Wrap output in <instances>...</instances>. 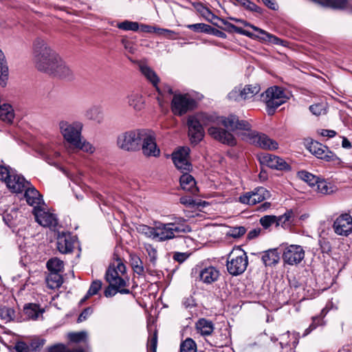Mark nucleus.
<instances>
[{
	"label": "nucleus",
	"instance_id": "nucleus-1",
	"mask_svg": "<svg viewBox=\"0 0 352 352\" xmlns=\"http://www.w3.org/2000/svg\"><path fill=\"white\" fill-rule=\"evenodd\" d=\"M188 133L192 143L197 144L204 137L203 126H208V133L214 140L230 146L236 144V140L229 131L234 127L248 129L245 120H239L234 115L228 117H216L201 113L188 118Z\"/></svg>",
	"mask_w": 352,
	"mask_h": 352
},
{
	"label": "nucleus",
	"instance_id": "nucleus-2",
	"mask_svg": "<svg viewBox=\"0 0 352 352\" xmlns=\"http://www.w3.org/2000/svg\"><path fill=\"white\" fill-rule=\"evenodd\" d=\"M60 56L50 47L48 42L37 38L33 43V60L36 67L50 74Z\"/></svg>",
	"mask_w": 352,
	"mask_h": 352
},
{
	"label": "nucleus",
	"instance_id": "nucleus-3",
	"mask_svg": "<svg viewBox=\"0 0 352 352\" xmlns=\"http://www.w3.org/2000/svg\"><path fill=\"white\" fill-rule=\"evenodd\" d=\"M105 278L107 282L114 287L119 293L122 294L130 293V290L125 288L129 279L126 274V267L121 259L118 258L110 264L106 272Z\"/></svg>",
	"mask_w": 352,
	"mask_h": 352
},
{
	"label": "nucleus",
	"instance_id": "nucleus-4",
	"mask_svg": "<svg viewBox=\"0 0 352 352\" xmlns=\"http://www.w3.org/2000/svg\"><path fill=\"white\" fill-rule=\"evenodd\" d=\"M190 230V228L183 219H178L168 223H159L156 225L155 240H170Z\"/></svg>",
	"mask_w": 352,
	"mask_h": 352
},
{
	"label": "nucleus",
	"instance_id": "nucleus-5",
	"mask_svg": "<svg viewBox=\"0 0 352 352\" xmlns=\"http://www.w3.org/2000/svg\"><path fill=\"white\" fill-rule=\"evenodd\" d=\"M245 122L249 125L248 129L236 126L233 128L232 131L237 129L243 131L241 133L242 139L263 149L274 150L278 148V143L276 141L270 139L265 134L252 131L251 124L248 122Z\"/></svg>",
	"mask_w": 352,
	"mask_h": 352
},
{
	"label": "nucleus",
	"instance_id": "nucleus-6",
	"mask_svg": "<svg viewBox=\"0 0 352 352\" xmlns=\"http://www.w3.org/2000/svg\"><path fill=\"white\" fill-rule=\"evenodd\" d=\"M289 99L285 91L278 87L274 86L268 88L261 96V100L266 104L268 115H273L274 111Z\"/></svg>",
	"mask_w": 352,
	"mask_h": 352
},
{
	"label": "nucleus",
	"instance_id": "nucleus-7",
	"mask_svg": "<svg viewBox=\"0 0 352 352\" xmlns=\"http://www.w3.org/2000/svg\"><path fill=\"white\" fill-rule=\"evenodd\" d=\"M144 131L145 129H134L121 133L117 139L118 146L126 151L139 150Z\"/></svg>",
	"mask_w": 352,
	"mask_h": 352
},
{
	"label": "nucleus",
	"instance_id": "nucleus-8",
	"mask_svg": "<svg viewBox=\"0 0 352 352\" xmlns=\"http://www.w3.org/2000/svg\"><path fill=\"white\" fill-rule=\"evenodd\" d=\"M248 265V256L241 249L233 250L228 255L226 267L230 274L238 276L243 274L245 271Z\"/></svg>",
	"mask_w": 352,
	"mask_h": 352
},
{
	"label": "nucleus",
	"instance_id": "nucleus-9",
	"mask_svg": "<svg viewBox=\"0 0 352 352\" xmlns=\"http://www.w3.org/2000/svg\"><path fill=\"white\" fill-rule=\"evenodd\" d=\"M58 129L63 139L72 146L82 136V124L80 122L61 120L58 123Z\"/></svg>",
	"mask_w": 352,
	"mask_h": 352
},
{
	"label": "nucleus",
	"instance_id": "nucleus-10",
	"mask_svg": "<svg viewBox=\"0 0 352 352\" xmlns=\"http://www.w3.org/2000/svg\"><path fill=\"white\" fill-rule=\"evenodd\" d=\"M308 149L309 152L317 158L327 162H332L336 166H341L342 161L329 148L318 142H311Z\"/></svg>",
	"mask_w": 352,
	"mask_h": 352
},
{
	"label": "nucleus",
	"instance_id": "nucleus-11",
	"mask_svg": "<svg viewBox=\"0 0 352 352\" xmlns=\"http://www.w3.org/2000/svg\"><path fill=\"white\" fill-rule=\"evenodd\" d=\"M195 101L188 94H175L171 102V110L176 116H182L192 109Z\"/></svg>",
	"mask_w": 352,
	"mask_h": 352
},
{
	"label": "nucleus",
	"instance_id": "nucleus-12",
	"mask_svg": "<svg viewBox=\"0 0 352 352\" xmlns=\"http://www.w3.org/2000/svg\"><path fill=\"white\" fill-rule=\"evenodd\" d=\"M305 257V250L298 245H287L284 246L283 259L285 263L293 265L300 263Z\"/></svg>",
	"mask_w": 352,
	"mask_h": 352
},
{
	"label": "nucleus",
	"instance_id": "nucleus-13",
	"mask_svg": "<svg viewBox=\"0 0 352 352\" xmlns=\"http://www.w3.org/2000/svg\"><path fill=\"white\" fill-rule=\"evenodd\" d=\"M270 197V192L263 187L256 188L254 190L247 192L239 198L241 204L255 205Z\"/></svg>",
	"mask_w": 352,
	"mask_h": 352
},
{
	"label": "nucleus",
	"instance_id": "nucleus-14",
	"mask_svg": "<svg viewBox=\"0 0 352 352\" xmlns=\"http://www.w3.org/2000/svg\"><path fill=\"white\" fill-rule=\"evenodd\" d=\"M36 221L43 227H55L57 223V219L54 214L50 212L45 204L33 210Z\"/></svg>",
	"mask_w": 352,
	"mask_h": 352
},
{
	"label": "nucleus",
	"instance_id": "nucleus-15",
	"mask_svg": "<svg viewBox=\"0 0 352 352\" xmlns=\"http://www.w3.org/2000/svg\"><path fill=\"white\" fill-rule=\"evenodd\" d=\"M334 232L340 236H348L352 232V217L348 213L338 216L333 222Z\"/></svg>",
	"mask_w": 352,
	"mask_h": 352
},
{
	"label": "nucleus",
	"instance_id": "nucleus-16",
	"mask_svg": "<svg viewBox=\"0 0 352 352\" xmlns=\"http://www.w3.org/2000/svg\"><path fill=\"white\" fill-rule=\"evenodd\" d=\"M189 151L190 149L188 147H182L172 155L175 167L182 172L189 171L191 168V164L188 160Z\"/></svg>",
	"mask_w": 352,
	"mask_h": 352
},
{
	"label": "nucleus",
	"instance_id": "nucleus-17",
	"mask_svg": "<svg viewBox=\"0 0 352 352\" xmlns=\"http://www.w3.org/2000/svg\"><path fill=\"white\" fill-rule=\"evenodd\" d=\"M142 149L144 155L157 157L160 155V151L157 148L153 133L145 129L142 139Z\"/></svg>",
	"mask_w": 352,
	"mask_h": 352
},
{
	"label": "nucleus",
	"instance_id": "nucleus-18",
	"mask_svg": "<svg viewBox=\"0 0 352 352\" xmlns=\"http://www.w3.org/2000/svg\"><path fill=\"white\" fill-rule=\"evenodd\" d=\"M258 159L261 164L271 168L277 170H287L289 168L287 163L283 159L276 155L263 153L258 157Z\"/></svg>",
	"mask_w": 352,
	"mask_h": 352
},
{
	"label": "nucleus",
	"instance_id": "nucleus-19",
	"mask_svg": "<svg viewBox=\"0 0 352 352\" xmlns=\"http://www.w3.org/2000/svg\"><path fill=\"white\" fill-rule=\"evenodd\" d=\"M127 104L135 111H142L145 107V98L141 91L133 90L125 98Z\"/></svg>",
	"mask_w": 352,
	"mask_h": 352
},
{
	"label": "nucleus",
	"instance_id": "nucleus-20",
	"mask_svg": "<svg viewBox=\"0 0 352 352\" xmlns=\"http://www.w3.org/2000/svg\"><path fill=\"white\" fill-rule=\"evenodd\" d=\"M30 183L25 180V179L19 175H16L14 173H12L11 176L6 180L7 187L13 192L19 193L23 191Z\"/></svg>",
	"mask_w": 352,
	"mask_h": 352
},
{
	"label": "nucleus",
	"instance_id": "nucleus-21",
	"mask_svg": "<svg viewBox=\"0 0 352 352\" xmlns=\"http://www.w3.org/2000/svg\"><path fill=\"white\" fill-rule=\"evenodd\" d=\"M75 243V237L69 233L59 234L57 237V248L63 254L72 252Z\"/></svg>",
	"mask_w": 352,
	"mask_h": 352
},
{
	"label": "nucleus",
	"instance_id": "nucleus-22",
	"mask_svg": "<svg viewBox=\"0 0 352 352\" xmlns=\"http://www.w3.org/2000/svg\"><path fill=\"white\" fill-rule=\"evenodd\" d=\"M24 190V197L28 204L33 207V210L45 204L41 195L31 184Z\"/></svg>",
	"mask_w": 352,
	"mask_h": 352
},
{
	"label": "nucleus",
	"instance_id": "nucleus-23",
	"mask_svg": "<svg viewBox=\"0 0 352 352\" xmlns=\"http://www.w3.org/2000/svg\"><path fill=\"white\" fill-rule=\"evenodd\" d=\"M219 271L213 266L202 268L199 272V280L205 284H212L217 281L219 277Z\"/></svg>",
	"mask_w": 352,
	"mask_h": 352
},
{
	"label": "nucleus",
	"instance_id": "nucleus-24",
	"mask_svg": "<svg viewBox=\"0 0 352 352\" xmlns=\"http://www.w3.org/2000/svg\"><path fill=\"white\" fill-rule=\"evenodd\" d=\"M53 70L49 74L54 75L62 78L70 79L73 76V72L65 62L59 58L57 63L54 65Z\"/></svg>",
	"mask_w": 352,
	"mask_h": 352
},
{
	"label": "nucleus",
	"instance_id": "nucleus-25",
	"mask_svg": "<svg viewBox=\"0 0 352 352\" xmlns=\"http://www.w3.org/2000/svg\"><path fill=\"white\" fill-rule=\"evenodd\" d=\"M231 19L233 21H237V22L243 23L245 26H249L252 29H253L254 31L258 32L259 34H262V36L260 37L261 39H262L265 41H267L271 43L276 44V45H283V41H282L277 36H276L273 34H271L267 32L266 31H265L254 25H251V24H250L247 22H245L242 20H239V19H234V18H231Z\"/></svg>",
	"mask_w": 352,
	"mask_h": 352
},
{
	"label": "nucleus",
	"instance_id": "nucleus-26",
	"mask_svg": "<svg viewBox=\"0 0 352 352\" xmlns=\"http://www.w3.org/2000/svg\"><path fill=\"white\" fill-rule=\"evenodd\" d=\"M140 70L142 74L146 78V80L149 81L160 94V89L157 86L160 82V78L158 77L156 72L146 64H140Z\"/></svg>",
	"mask_w": 352,
	"mask_h": 352
},
{
	"label": "nucleus",
	"instance_id": "nucleus-27",
	"mask_svg": "<svg viewBox=\"0 0 352 352\" xmlns=\"http://www.w3.org/2000/svg\"><path fill=\"white\" fill-rule=\"evenodd\" d=\"M23 311L26 317L33 320L42 318L43 314L45 311L44 309L41 308L38 305L34 303L25 305Z\"/></svg>",
	"mask_w": 352,
	"mask_h": 352
},
{
	"label": "nucleus",
	"instance_id": "nucleus-28",
	"mask_svg": "<svg viewBox=\"0 0 352 352\" xmlns=\"http://www.w3.org/2000/svg\"><path fill=\"white\" fill-rule=\"evenodd\" d=\"M179 182L182 188L184 190L189 191L192 194H195L197 192L195 180L188 173H184L180 177Z\"/></svg>",
	"mask_w": 352,
	"mask_h": 352
},
{
	"label": "nucleus",
	"instance_id": "nucleus-29",
	"mask_svg": "<svg viewBox=\"0 0 352 352\" xmlns=\"http://www.w3.org/2000/svg\"><path fill=\"white\" fill-rule=\"evenodd\" d=\"M41 155L48 164L52 165H55L56 160L60 157V152L54 150L51 146H44L41 150Z\"/></svg>",
	"mask_w": 352,
	"mask_h": 352
},
{
	"label": "nucleus",
	"instance_id": "nucleus-30",
	"mask_svg": "<svg viewBox=\"0 0 352 352\" xmlns=\"http://www.w3.org/2000/svg\"><path fill=\"white\" fill-rule=\"evenodd\" d=\"M198 333L202 336H209L214 330L213 323L205 318L199 319L195 324Z\"/></svg>",
	"mask_w": 352,
	"mask_h": 352
},
{
	"label": "nucleus",
	"instance_id": "nucleus-31",
	"mask_svg": "<svg viewBox=\"0 0 352 352\" xmlns=\"http://www.w3.org/2000/svg\"><path fill=\"white\" fill-rule=\"evenodd\" d=\"M85 116L89 120L101 122L103 120L102 108L98 105L93 106L87 110Z\"/></svg>",
	"mask_w": 352,
	"mask_h": 352
},
{
	"label": "nucleus",
	"instance_id": "nucleus-32",
	"mask_svg": "<svg viewBox=\"0 0 352 352\" xmlns=\"http://www.w3.org/2000/svg\"><path fill=\"white\" fill-rule=\"evenodd\" d=\"M289 337L290 334L289 331L285 334H283L280 338V344L283 349H285L286 352H295L294 348L298 344V339L294 336H293V341L292 344H290L287 341Z\"/></svg>",
	"mask_w": 352,
	"mask_h": 352
},
{
	"label": "nucleus",
	"instance_id": "nucleus-33",
	"mask_svg": "<svg viewBox=\"0 0 352 352\" xmlns=\"http://www.w3.org/2000/svg\"><path fill=\"white\" fill-rule=\"evenodd\" d=\"M314 188V190L322 195H329L334 191V187L333 185L320 177Z\"/></svg>",
	"mask_w": 352,
	"mask_h": 352
},
{
	"label": "nucleus",
	"instance_id": "nucleus-34",
	"mask_svg": "<svg viewBox=\"0 0 352 352\" xmlns=\"http://www.w3.org/2000/svg\"><path fill=\"white\" fill-rule=\"evenodd\" d=\"M8 76V68L5 59V56L0 50V85L4 87Z\"/></svg>",
	"mask_w": 352,
	"mask_h": 352
},
{
	"label": "nucleus",
	"instance_id": "nucleus-35",
	"mask_svg": "<svg viewBox=\"0 0 352 352\" xmlns=\"http://www.w3.org/2000/svg\"><path fill=\"white\" fill-rule=\"evenodd\" d=\"M279 255L276 249L265 251L262 256V261L265 265H272L278 263Z\"/></svg>",
	"mask_w": 352,
	"mask_h": 352
},
{
	"label": "nucleus",
	"instance_id": "nucleus-36",
	"mask_svg": "<svg viewBox=\"0 0 352 352\" xmlns=\"http://www.w3.org/2000/svg\"><path fill=\"white\" fill-rule=\"evenodd\" d=\"M14 116V110L9 104H0V119L3 121L10 122Z\"/></svg>",
	"mask_w": 352,
	"mask_h": 352
},
{
	"label": "nucleus",
	"instance_id": "nucleus-37",
	"mask_svg": "<svg viewBox=\"0 0 352 352\" xmlns=\"http://www.w3.org/2000/svg\"><path fill=\"white\" fill-rule=\"evenodd\" d=\"M73 147L89 154H93L96 151L94 146L89 142L85 140L82 136L73 146Z\"/></svg>",
	"mask_w": 352,
	"mask_h": 352
},
{
	"label": "nucleus",
	"instance_id": "nucleus-38",
	"mask_svg": "<svg viewBox=\"0 0 352 352\" xmlns=\"http://www.w3.org/2000/svg\"><path fill=\"white\" fill-rule=\"evenodd\" d=\"M47 286L50 289H56L59 287L63 283L61 276L58 273L50 272L46 278Z\"/></svg>",
	"mask_w": 352,
	"mask_h": 352
},
{
	"label": "nucleus",
	"instance_id": "nucleus-39",
	"mask_svg": "<svg viewBox=\"0 0 352 352\" xmlns=\"http://www.w3.org/2000/svg\"><path fill=\"white\" fill-rule=\"evenodd\" d=\"M293 212L287 211L283 215L276 217V227L281 226L283 228H288L293 223Z\"/></svg>",
	"mask_w": 352,
	"mask_h": 352
},
{
	"label": "nucleus",
	"instance_id": "nucleus-40",
	"mask_svg": "<svg viewBox=\"0 0 352 352\" xmlns=\"http://www.w3.org/2000/svg\"><path fill=\"white\" fill-rule=\"evenodd\" d=\"M309 109L316 116H324L327 113L328 104L325 101H321L310 105Z\"/></svg>",
	"mask_w": 352,
	"mask_h": 352
},
{
	"label": "nucleus",
	"instance_id": "nucleus-41",
	"mask_svg": "<svg viewBox=\"0 0 352 352\" xmlns=\"http://www.w3.org/2000/svg\"><path fill=\"white\" fill-rule=\"evenodd\" d=\"M136 230L139 234L144 235L147 238L155 239L156 226L155 227H150L141 224L136 227Z\"/></svg>",
	"mask_w": 352,
	"mask_h": 352
},
{
	"label": "nucleus",
	"instance_id": "nucleus-42",
	"mask_svg": "<svg viewBox=\"0 0 352 352\" xmlns=\"http://www.w3.org/2000/svg\"><path fill=\"white\" fill-rule=\"evenodd\" d=\"M47 267L50 272L59 273L63 270L64 263L58 258H52L47 261Z\"/></svg>",
	"mask_w": 352,
	"mask_h": 352
},
{
	"label": "nucleus",
	"instance_id": "nucleus-43",
	"mask_svg": "<svg viewBox=\"0 0 352 352\" xmlns=\"http://www.w3.org/2000/svg\"><path fill=\"white\" fill-rule=\"evenodd\" d=\"M299 178L307 182L310 186L314 188L319 177L305 170L298 173Z\"/></svg>",
	"mask_w": 352,
	"mask_h": 352
},
{
	"label": "nucleus",
	"instance_id": "nucleus-44",
	"mask_svg": "<svg viewBox=\"0 0 352 352\" xmlns=\"http://www.w3.org/2000/svg\"><path fill=\"white\" fill-rule=\"evenodd\" d=\"M261 90L258 85H247L242 89L244 99H250L257 94Z\"/></svg>",
	"mask_w": 352,
	"mask_h": 352
},
{
	"label": "nucleus",
	"instance_id": "nucleus-45",
	"mask_svg": "<svg viewBox=\"0 0 352 352\" xmlns=\"http://www.w3.org/2000/svg\"><path fill=\"white\" fill-rule=\"evenodd\" d=\"M131 265L135 273L138 275H142L144 274V268L143 263L138 256L135 255L131 256Z\"/></svg>",
	"mask_w": 352,
	"mask_h": 352
},
{
	"label": "nucleus",
	"instance_id": "nucleus-46",
	"mask_svg": "<svg viewBox=\"0 0 352 352\" xmlns=\"http://www.w3.org/2000/svg\"><path fill=\"white\" fill-rule=\"evenodd\" d=\"M102 287V282L100 280H94L91 283L90 287L85 295V296L81 300V302H85L90 296L96 295Z\"/></svg>",
	"mask_w": 352,
	"mask_h": 352
},
{
	"label": "nucleus",
	"instance_id": "nucleus-47",
	"mask_svg": "<svg viewBox=\"0 0 352 352\" xmlns=\"http://www.w3.org/2000/svg\"><path fill=\"white\" fill-rule=\"evenodd\" d=\"M0 317L4 321L10 322L14 318L15 311L11 307H3L0 309Z\"/></svg>",
	"mask_w": 352,
	"mask_h": 352
},
{
	"label": "nucleus",
	"instance_id": "nucleus-48",
	"mask_svg": "<svg viewBox=\"0 0 352 352\" xmlns=\"http://www.w3.org/2000/svg\"><path fill=\"white\" fill-rule=\"evenodd\" d=\"M197 345L191 338L186 339L180 345V352H196Z\"/></svg>",
	"mask_w": 352,
	"mask_h": 352
},
{
	"label": "nucleus",
	"instance_id": "nucleus-49",
	"mask_svg": "<svg viewBox=\"0 0 352 352\" xmlns=\"http://www.w3.org/2000/svg\"><path fill=\"white\" fill-rule=\"evenodd\" d=\"M117 27L119 29L129 31H138L139 30V24L137 22L124 21L121 23H118Z\"/></svg>",
	"mask_w": 352,
	"mask_h": 352
},
{
	"label": "nucleus",
	"instance_id": "nucleus-50",
	"mask_svg": "<svg viewBox=\"0 0 352 352\" xmlns=\"http://www.w3.org/2000/svg\"><path fill=\"white\" fill-rule=\"evenodd\" d=\"M186 28L193 30L196 32H207L209 33L212 30L211 26L205 24V23H195V24H190L187 25Z\"/></svg>",
	"mask_w": 352,
	"mask_h": 352
},
{
	"label": "nucleus",
	"instance_id": "nucleus-51",
	"mask_svg": "<svg viewBox=\"0 0 352 352\" xmlns=\"http://www.w3.org/2000/svg\"><path fill=\"white\" fill-rule=\"evenodd\" d=\"M260 223L265 229H267L272 225L276 226V217L273 215L264 216L260 219Z\"/></svg>",
	"mask_w": 352,
	"mask_h": 352
},
{
	"label": "nucleus",
	"instance_id": "nucleus-52",
	"mask_svg": "<svg viewBox=\"0 0 352 352\" xmlns=\"http://www.w3.org/2000/svg\"><path fill=\"white\" fill-rule=\"evenodd\" d=\"M196 10L206 19L210 20L211 18H215V16L211 11L201 3L195 6Z\"/></svg>",
	"mask_w": 352,
	"mask_h": 352
},
{
	"label": "nucleus",
	"instance_id": "nucleus-53",
	"mask_svg": "<svg viewBox=\"0 0 352 352\" xmlns=\"http://www.w3.org/2000/svg\"><path fill=\"white\" fill-rule=\"evenodd\" d=\"M228 98L231 100L239 101L241 100H245L243 98L242 89L239 87H235L232 89L228 96Z\"/></svg>",
	"mask_w": 352,
	"mask_h": 352
},
{
	"label": "nucleus",
	"instance_id": "nucleus-54",
	"mask_svg": "<svg viewBox=\"0 0 352 352\" xmlns=\"http://www.w3.org/2000/svg\"><path fill=\"white\" fill-rule=\"evenodd\" d=\"M157 344V333L155 332L154 334L148 338L147 343V349L148 352H156Z\"/></svg>",
	"mask_w": 352,
	"mask_h": 352
},
{
	"label": "nucleus",
	"instance_id": "nucleus-55",
	"mask_svg": "<svg viewBox=\"0 0 352 352\" xmlns=\"http://www.w3.org/2000/svg\"><path fill=\"white\" fill-rule=\"evenodd\" d=\"M346 3V0H324V5L334 8H342Z\"/></svg>",
	"mask_w": 352,
	"mask_h": 352
},
{
	"label": "nucleus",
	"instance_id": "nucleus-56",
	"mask_svg": "<svg viewBox=\"0 0 352 352\" xmlns=\"http://www.w3.org/2000/svg\"><path fill=\"white\" fill-rule=\"evenodd\" d=\"M146 252H147L150 261L152 263H155L157 259V250L151 244H145L144 245Z\"/></svg>",
	"mask_w": 352,
	"mask_h": 352
},
{
	"label": "nucleus",
	"instance_id": "nucleus-57",
	"mask_svg": "<svg viewBox=\"0 0 352 352\" xmlns=\"http://www.w3.org/2000/svg\"><path fill=\"white\" fill-rule=\"evenodd\" d=\"M159 35L164 36V37L167 38H175L176 36V33L168 29H163V28H157L156 29V32Z\"/></svg>",
	"mask_w": 352,
	"mask_h": 352
},
{
	"label": "nucleus",
	"instance_id": "nucleus-58",
	"mask_svg": "<svg viewBox=\"0 0 352 352\" xmlns=\"http://www.w3.org/2000/svg\"><path fill=\"white\" fill-rule=\"evenodd\" d=\"M86 333L84 331L78 332V333H70L68 334L69 339L75 342H80L86 338Z\"/></svg>",
	"mask_w": 352,
	"mask_h": 352
},
{
	"label": "nucleus",
	"instance_id": "nucleus-59",
	"mask_svg": "<svg viewBox=\"0 0 352 352\" xmlns=\"http://www.w3.org/2000/svg\"><path fill=\"white\" fill-rule=\"evenodd\" d=\"M12 173L8 167L0 166V180L5 182L6 184V180H8Z\"/></svg>",
	"mask_w": 352,
	"mask_h": 352
},
{
	"label": "nucleus",
	"instance_id": "nucleus-60",
	"mask_svg": "<svg viewBox=\"0 0 352 352\" xmlns=\"http://www.w3.org/2000/svg\"><path fill=\"white\" fill-rule=\"evenodd\" d=\"M50 352H84L82 349H75L70 351L67 349L63 344H57L52 346L50 349Z\"/></svg>",
	"mask_w": 352,
	"mask_h": 352
},
{
	"label": "nucleus",
	"instance_id": "nucleus-61",
	"mask_svg": "<svg viewBox=\"0 0 352 352\" xmlns=\"http://www.w3.org/2000/svg\"><path fill=\"white\" fill-rule=\"evenodd\" d=\"M245 233V229L244 227H236L233 228L230 231V235L234 238H239Z\"/></svg>",
	"mask_w": 352,
	"mask_h": 352
},
{
	"label": "nucleus",
	"instance_id": "nucleus-62",
	"mask_svg": "<svg viewBox=\"0 0 352 352\" xmlns=\"http://www.w3.org/2000/svg\"><path fill=\"white\" fill-rule=\"evenodd\" d=\"M182 305L186 309H190L195 306V300L192 296H189L188 297H185L182 300Z\"/></svg>",
	"mask_w": 352,
	"mask_h": 352
},
{
	"label": "nucleus",
	"instance_id": "nucleus-63",
	"mask_svg": "<svg viewBox=\"0 0 352 352\" xmlns=\"http://www.w3.org/2000/svg\"><path fill=\"white\" fill-rule=\"evenodd\" d=\"M321 318L318 316L313 317V322L310 324L308 329H306L305 334H308L310 333L312 330L316 329L318 325L320 324Z\"/></svg>",
	"mask_w": 352,
	"mask_h": 352
},
{
	"label": "nucleus",
	"instance_id": "nucleus-64",
	"mask_svg": "<svg viewBox=\"0 0 352 352\" xmlns=\"http://www.w3.org/2000/svg\"><path fill=\"white\" fill-rule=\"evenodd\" d=\"M93 310L90 307H88L87 309H85L79 316L78 318V322H81L84 320H85L88 316H89L91 313H92Z\"/></svg>",
	"mask_w": 352,
	"mask_h": 352
}]
</instances>
